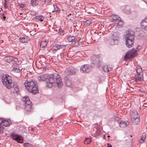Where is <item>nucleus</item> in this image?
Listing matches in <instances>:
<instances>
[{
  "mask_svg": "<svg viewBox=\"0 0 147 147\" xmlns=\"http://www.w3.org/2000/svg\"><path fill=\"white\" fill-rule=\"evenodd\" d=\"M38 78L40 81H44L47 79L46 85L50 88L52 87L53 84L55 82L59 88L61 87L63 85L61 78L57 73H54L51 75L45 74L39 76Z\"/></svg>",
  "mask_w": 147,
  "mask_h": 147,
  "instance_id": "nucleus-1",
  "label": "nucleus"
},
{
  "mask_svg": "<svg viewBox=\"0 0 147 147\" xmlns=\"http://www.w3.org/2000/svg\"><path fill=\"white\" fill-rule=\"evenodd\" d=\"M1 81L7 89H12L13 88V93L18 94L19 89L18 84L16 82H12L11 76L7 74H4L2 77Z\"/></svg>",
  "mask_w": 147,
  "mask_h": 147,
  "instance_id": "nucleus-2",
  "label": "nucleus"
},
{
  "mask_svg": "<svg viewBox=\"0 0 147 147\" xmlns=\"http://www.w3.org/2000/svg\"><path fill=\"white\" fill-rule=\"evenodd\" d=\"M24 85L27 89L33 94H35L38 93V86L34 81H27L24 83Z\"/></svg>",
  "mask_w": 147,
  "mask_h": 147,
  "instance_id": "nucleus-3",
  "label": "nucleus"
},
{
  "mask_svg": "<svg viewBox=\"0 0 147 147\" xmlns=\"http://www.w3.org/2000/svg\"><path fill=\"white\" fill-rule=\"evenodd\" d=\"M126 45L128 48H131L134 43V36L128 32L125 36Z\"/></svg>",
  "mask_w": 147,
  "mask_h": 147,
  "instance_id": "nucleus-4",
  "label": "nucleus"
},
{
  "mask_svg": "<svg viewBox=\"0 0 147 147\" xmlns=\"http://www.w3.org/2000/svg\"><path fill=\"white\" fill-rule=\"evenodd\" d=\"M23 100L25 104V110L27 112L31 111L32 110V103L29 97L28 96L24 97L23 98Z\"/></svg>",
  "mask_w": 147,
  "mask_h": 147,
  "instance_id": "nucleus-5",
  "label": "nucleus"
},
{
  "mask_svg": "<svg viewBox=\"0 0 147 147\" xmlns=\"http://www.w3.org/2000/svg\"><path fill=\"white\" fill-rule=\"evenodd\" d=\"M137 50L136 49L133 48L131 50H129L127 52L124 57L126 59L133 58L137 56Z\"/></svg>",
  "mask_w": 147,
  "mask_h": 147,
  "instance_id": "nucleus-6",
  "label": "nucleus"
},
{
  "mask_svg": "<svg viewBox=\"0 0 147 147\" xmlns=\"http://www.w3.org/2000/svg\"><path fill=\"white\" fill-rule=\"evenodd\" d=\"M4 60L6 62L12 64H18V60L16 58H13L12 57L7 56L4 58Z\"/></svg>",
  "mask_w": 147,
  "mask_h": 147,
  "instance_id": "nucleus-7",
  "label": "nucleus"
},
{
  "mask_svg": "<svg viewBox=\"0 0 147 147\" xmlns=\"http://www.w3.org/2000/svg\"><path fill=\"white\" fill-rule=\"evenodd\" d=\"M10 137L13 140L16 141L19 143L23 142V138L20 135L12 134H11Z\"/></svg>",
  "mask_w": 147,
  "mask_h": 147,
  "instance_id": "nucleus-8",
  "label": "nucleus"
},
{
  "mask_svg": "<svg viewBox=\"0 0 147 147\" xmlns=\"http://www.w3.org/2000/svg\"><path fill=\"white\" fill-rule=\"evenodd\" d=\"M91 65H83L81 66L80 69L82 73H88L91 71Z\"/></svg>",
  "mask_w": 147,
  "mask_h": 147,
  "instance_id": "nucleus-9",
  "label": "nucleus"
},
{
  "mask_svg": "<svg viewBox=\"0 0 147 147\" xmlns=\"http://www.w3.org/2000/svg\"><path fill=\"white\" fill-rule=\"evenodd\" d=\"M113 19L118 26H121L123 24V22L121 20V18L116 15H115L113 16Z\"/></svg>",
  "mask_w": 147,
  "mask_h": 147,
  "instance_id": "nucleus-10",
  "label": "nucleus"
},
{
  "mask_svg": "<svg viewBox=\"0 0 147 147\" xmlns=\"http://www.w3.org/2000/svg\"><path fill=\"white\" fill-rule=\"evenodd\" d=\"M100 56L99 55H94L91 58L90 61L91 63L94 64L99 63L100 61Z\"/></svg>",
  "mask_w": 147,
  "mask_h": 147,
  "instance_id": "nucleus-11",
  "label": "nucleus"
},
{
  "mask_svg": "<svg viewBox=\"0 0 147 147\" xmlns=\"http://www.w3.org/2000/svg\"><path fill=\"white\" fill-rule=\"evenodd\" d=\"M99 66H98V67H100V69L101 70L103 71L104 72H107L109 71H111L112 70V68L111 67H109L107 65H104L102 66H100V65H98Z\"/></svg>",
  "mask_w": 147,
  "mask_h": 147,
  "instance_id": "nucleus-12",
  "label": "nucleus"
},
{
  "mask_svg": "<svg viewBox=\"0 0 147 147\" xmlns=\"http://www.w3.org/2000/svg\"><path fill=\"white\" fill-rule=\"evenodd\" d=\"M76 70L73 67L67 68L65 70V72L67 75H73L75 74Z\"/></svg>",
  "mask_w": 147,
  "mask_h": 147,
  "instance_id": "nucleus-13",
  "label": "nucleus"
},
{
  "mask_svg": "<svg viewBox=\"0 0 147 147\" xmlns=\"http://www.w3.org/2000/svg\"><path fill=\"white\" fill-rule=\"evenodd\" d=\"M118 123L119 126L123 128L126 127L129 124L130 122L128 121H124L121 120L120 121L118 122Z\"/></svg>",
  "mask_w": 147,
  "mask_h": 147,
  "instance_id": "nucleus-14",
  "label": "nucleus"
},
{
  "mask_svg": "<svg viewBox=\"0 0 147 147\" xmlns=\"http://www.w3.org/2000/svg\"><path fill=\"white\" fill-rule=\"evenodd\" d=\"M143 72H141L140 74H137L134 77L136 81H142L143 80Z\"/></svg>",
  "mask_w": 147,
  "mask_h": 147,
  "instance_id": "nucleus-15",
  "label": "nucleus"
},
{
  "mask_svg": "<svg viewBox=\"0 0 147 147\" xmlns=\"http://www.w3.org/2000/svg\"><path fill=\"white\" fill-rule=\"evenodd\" d=\"M119 35L118 33H114L110 37L111 39L114 41L115 40H118L119 38Z\"/></svg>",
  "mask_w": 147,
  "mask_h": 147,
  "instance_id": "nucleus-16",
  "label": "nucleus"
},
{
  "mask_svg": "<svg viewBox=\"0 0 147 147\" xmlns=\"http://www.w3.org/2000/svg\"><path fill=\"white\" fill-rule=\"evenodd\" d=\"M66 45L56 44L53 45V47L54 49L57 50L61 49H64L66 47Z\"/></svg>",
  "mask_w": 147,
  "mask_h": 147,
  "instance_id": "nucleus-17",
  "label": "nucleus"
},
{
  "mask_svg": "<svg viewBox=\"0 0 147 147\" xmlns=\"http://www.w3.org/2000/svg\"><path fill=\"white\" fill-rule=\"evenodd\" d=\"M3 124L4 126L7 127H9L10 125L12 124V122L10 120L5 119Z\"/></svg>",
  "mask_w": 147,
  "mask_h": 147,
  "instance_id": "nucleus-18",
  "label": "nucleus"
},
{
  "mask_svg": "<svg viewBox=\"0 0 147 147\" xmlns=\"http://www.w3.org/2000/svg\"><path fill=\"white\" fill-rule=\"evenodd\" d=\"M67 39L69 42H75V37L73 36H67Z\"/></svg>",
  "mask_w": 147,
  "mask_h": 147,
  "instance_id": "nucleus-19",
  "label": "nucleus"
},
{
  "mask_svg": "<svg viewBox=\"0 0 147 147\" xmlns=\"http://www.w3.org/2000/svg\"><path fill=\"white\" fill-rule=\"evenodd\" d=\"M138 118L133 117L134 120L133 122L134 125H137L139 124L140 122V119Z\"/></svg>",
  "mask_w": 147,
  "mask_h": 147,
  "instance_id": "nucleus-20",
  "label": "nucleus"
},
{
  "mask_svg": "<svg viewBox=\"0 0 147 147\" xmlns=\"http://www.w3.org/2000/svg\"><path fill=\"white\" fill-rule=\"evenodd\" d=\"M20 42L22 43H26L28 41V40L25 37H20L19 38Z\"/></svg>",
  "mask_w": 147,
  "mask_h": 147,
  "instance_id": "nucleus-21",
  "label": "nucleus"
},
{
  "mask_svg": "<svg viewBox=\"0 0 147 147\" xmlns=\"http://www.w3.org/2000/svg\"><path fill=\"white\" fill-rule=\"evenodd\" d=\"M132 116L133 117H139V116L138 112L136 110H134L132 111Z\"/></svg>",
  "mask_w": 147,
  "mask_h": 147,
  "instance_id": "nucleus-22",
  "label": "nucleus"
},
{
  "mask_svg": "<svg viewBox=\"0 0 147 147\" xmlns=\"http://www.w3.org/2000/svg\"><path fill=\"white\" fill-rule=\"evenodd\" d=\"M48 42L46 40L42 41L40 44V46L42 48H43L47 45Z\"/></svg>",
  "mask_w": 147,
  "mask_h": 147,
  "instance_id": "nucleus-23",
  "label": "nucleus"
},
{
  "mask_svg": "<svg viewBox=\"0 0 147 147\" xmlns=\"http://www.w3.org/2000/svg\"><path fill=\"white\" fill-rule=\"evenodd\" d=\"M35 18L36 20L42 21L44 19V17L42 16H36Z\"/></svg>",
  "mask_w": 147,
  "mask_h": 147,
  "instance_id": "nucleus-24",
  "label": "nucleus"
},
{
  "mask_svg": "<svg viewBox=\"0 0 147 147\" xmlns=\"http://www.w3.org/2000/svg\"><path fill=\"white\" fill-rule=\"evenodd\" d=\"M136 71L137 74H139L143 72L140 66L138 65L137 67V69H136Z\"/></svg>",
  "mask_w": 147,
  "mask_h": 147,
  "instance_id": "nucleus-25",
  "label": "nucleus"
},
{
  "mask_svg": "<svg viewBox=\"0 0 147 147\" xmlns=\"http://www.w3.org/2000/svg\"><path fill=\"white\" fill-rule=\"evenodd\" d=\"M59 34L60 35H63L64 34L65 32L64 30L61 28H59Z\"/></svg>",
  "mask_w": 147,
  "mask_h": 147,
  "instance_id": "nucleus-26",
  "label": "nucleus"
},
{
  "mask_svg": "<svg viewBox=\"0 0 147 147\" xmlns=\"http://www.w3.org/2000/svg\"><path fill=\"white\" fill-rule=\"evenodd\" d=\"M23 146L24 147H34L33 146L28 143H24Z\"/></svg>",
  "mask_w": 147,
  "mask_h": 147,
  "instance_id": "nucleus-27",
  "label": "nucleus"
},
{
  "mask_svg": "<svg viewBox=\"0 0 147 147\" xmlns=\"http://www.w3.org/2000/svg\"><path fill=\"white\" fill-rule=\"evenodd\" d=\"M13 71L16 73H18L20 71V69L19 68L17 67H14L13 68Z\"/></svg>",
  "mask_w": 147,
  "mask_h": 147,
  "instance_id": "nucleus-28",
  "label": "nucleus"
},
{
  "mask_svg": "<svg viewBox=\"0 0 147 147\" xmlns=\"http://www.w3.org/2000/svg\"><path fill=\"white\" fill-rule=\"evenodd\" d=\"M35 66H36L38 69H40L43 68L42 65H32V66L34 67Z\"/></svg>",
  "mask_w": 147,
  "mask_h": 147,
  "instance_id": "nucleus-29",
  "label": "nucleus"
},
{
  "mask_svg": "<svg viewBox=\"0 0 147 147\" xmlns=\"http://www.w3.org/2000/svg\"><path fill=\"white\" fill-rule=\"evenodd\" d=\"M146 134H142L140 139H141L142 140H143V141H144V140L146 139Z\"/></svg>",
  "mask_w": 147,
  "mask_h": 147,
  "instance_id": "nucleus-30",
  "label": "nucleus"
},
{
  "mask_svg": "<svg viewBox=\"0 0 147 147\" xmlns=\"http://www.w3.org/2000/svg\"><path fill=\"white\" fill-rule=\"evenodd\" d=\"M95 134H96L95 135H99L100 133V131L98 129H97V128H95ZM94 133V132H93Z\"/></svg>",
  "mask_w": 147,
  "mask_h": 147,
  "instance_id": "nucleus-31",
  "label": "nucleus"
},
{
  "mask_svg": "<svg viewBox=\"0 0 147 147\" xmlns=\"http://www.w3.org/2000/svg\"><path fill=\"white\" fill-rule=\"evenodd\" d=\"M53 7L54 9V10L52 11V12H54V11H58V8L56 5H53Z\"/></svg>",
  "mask_w": 147,
  "mask_h": 147,
  "instance_id": "nucleus-32",
  "label": "nucleus"
},
{
  "mask_svg": "<svg viewBox=\"0 0 147 147\" xmlns=\"http://www.w3.org/2000/svg\"><path fill=\"white\" fill-rule=\"evenodd\" d=\"M5 119L0 118V125L1 126L2 124L3 123Z\"/></svg>",
  "mask_w": 147,
  "mask_h": 147,
  "instance_id": "nucleus-33",
  "label": "nucleus"
},
{
  "mask_svg": "<svg viewBox=\"0 0 147 147\" xmlns=\"http://www.w3.org/2000/svg\"><path fill=\"white\" fill-rule=\"evenodd\" d=\"M3 127L0 125V134L3 132Z\"/></svg>",
  "mask_w": 147,
  "mask_h": 147,
  "instance_id": "nucleus-34",
  "label": "nucleus"
},
{
  "mask_svg": "<svg viewBox=\"0 0 147 147\" xmlns=\"http://www.w3.org/2000/svg\"><path fill=\"white\" fill-rule=\"evenodd\" d=\"M49 66H48L47 65L46 66H45V67H43V71H45V70L47 69L48 68Z\"/></svg>",
  "mask_w": 147,
  "mask_h": 147,
  "instance_id": "nucleus-35",
  "label": "nucleus"
},
{
  "mask_svg": "<svg viewBox=\"0 0 147 147\" xmlns=\"http://www.w3.org/2000/svg\"><path fill=\"white\" fill-rule=\"evenodd\" d=\"M51 0H45V3H49L51 2Z\"/></svg>",
  "mask_w": 147,
  "mask_h": 147,
  "instance_id": "nucleus-36",
  "label": "nucleus"
},
{
  "mask_svg": "<svg viewBox=\"0 0 147 147\" xmlns=\"http://www.w3.org/2000/svg\"><path fill=\"white\" fill-rule=\"evenodd\" d=\"M144 142V141L142 140L141 139H140L139 141V143L140 144H142Z\"/></svg>",
  "mask_w": 147,
  "mask_h": 147,
  "instance_id": "nucleus-37",
  "label": "nucleus"
},
{
  "mask_svg": "<svg viewBox=\"0 0 147 147\" xmlns=\"http://www.w3.org/2000/svg\"><path fill=\"white\" fill-rule=\"evenodd\" d=\"M141 47L140 45H138L137 46V47H136V49H137L138 50L140 49H141Z\"/></svg>",
  "mask_w": 147,
  "mask_h": 147,
  "instance_id": "nucleus-38",
  "label": "nucleus"
},
{
  "mask_svg": "<svg viewBox=\"0 0 147 147\" xmlns=\"http://www.w3.org/2000/svg\"><path fill=\"white\" fill-rule=\"evenodd\" d=\"M20 7L21 8H23L24 7V5L23 4H20L19 5Z\"/></svg>",
  "mask_w": 147,
  "mask_h": 147,
  "instance_id": "nucleus-39",
  "label": "nucleus"
},
{
  "mask_svg": "<svg viewBox=\"0 0 147 147\" xmlns=\"http://www.w3.org/2000/svg\"><path fill=\"white\" fill-rule=\"evenodd\" d=\"M107 147H112V145L111 144H110L109 143L107 144Z\"/></svg>",
  "mask_w": 147,
  "mask_h": 147,
  "instance_id": "nucleus-40",
  "label": "nucleus"
},
{
  "mask_svg": "<svg viewBox=\"0 0 147 147\" xmlns=\"http://www.w3.org/2000/svg\"><path fill=\"white\" fill-rule=\"evenodd\" d=\"M65 83H66V85L67 86H69V85H70V84H68V83L67 82V81H65Z\"/></svg>",
  "mask_w": 147,
  "mask_h": 147,
  "instance_id": "nucleus-41",
  "label": "nucleus"
},
{
  "mask_svg": "<svg viewBox=\"0 0 147 147\" xmlns=\"http://www.w3.org/2000/svg\"><path fill=\"white\" fill-rule=\"evenodd\" d=\"M91 141V140H89V139H88V142H87V144H90Z\"/></svg>",
  "mask_w": 147,
  "mask_h": 147,
  "instance_id": "nucleus-42",
  "label": "nucleus"
},
{
  "mask_svg": "<svg viewBox=\"0 0 147 147\" xmlns=\"http://www.w3.org/2000/svg\"><path fill=\"white\" fill-rule=\"evenodd\" d=\"M31 130L33 131H34V129H35V128H31Z\"/></svg>",
  "mask_w": 147,
  "mask_h": 147,
  "instance_id": "nucleus-43",
  "label": "nucleus"
},
{
  "mask_svg": "<svg viewBox=\"0 0 147 147\" xmlns=\"http://www.w3.org/2000/svg\"><path fill=\"white\" fill-rule=\"evenodd\" d=\"M142 1L145 2L147 4V0H142Z\"/></svg>",
  "mask_w": 147,
  "mask_h": 147,
  "instance_id": "nucleus-44",
  "label": "nucleus"
},
{
  "mask_svg": "<svg viewBox=\"0 0 147 147\" xmlns=\"http://www.w3.org/2000/svg\"><path fill=\"white\" fill-rule=\"evenodd\" d=\"M146 103H144L143 105L145 107H147V106H146Z\"/></svg>",
  "mask_w": 147,
  "mask_h": 147,
  "instance_id": "nucleus-45",
  "label": "nucleus"
},
{
  "mask_svg": "<svg viewBox=\"0 0 147 147\" xmlns=\"http://www.w3.org/2000/svg\"><path fill=\"white\" fill-rule=\"evenodd\" d=\"M5 16H3V19L4 20H5Z\"/></svg>",
  "mask_w": 147,
  "mask_h": 147,
  "instance_id": "nucleus-46",
  "label": "nucleus"
},
{
  "mask_svg": "<svg viewBox=\"0 0 147 147\" xmlns=\"http://www.w3.org/2000/svg\"><path fill=\"white\" fill-rule=\"evenodd\" d=\"M7 4L6 3H5V5H4V6L5 7H7Z\"/></svg>",
  "mask_w": 147,
  "mask_h": 147,
  "instance_id": "nucleus-47",
  "label": "nucleus"
},
{
  "mask_svg": "<svg viewBox=\"0 0 147 147\" xmlns=\"http://www.w3.org/2000/svg\"><path fill=\"white\" fill-rule=\"evenodd\" d=\"M53 119V118L52 117H51L49 120H50V121H51V120H52Z\"/></svg>",
  "mask_w": 147,
  "mask_h": 147,
  "instance_id": "nucleus-48",
  "label": "nucleus"
},
{
  "mask_svg": "<svg viewBox=\"0 0 147 147\" xmlns=\"http://www.w3.org/2000/svg\"><path fill=\"white\" fill-rule=\"evenodd\" d=\"M1 9H2L0 7V11H1Z\"/></svg>",
  "mask_w": 147,
  "mask_h": 147,
  "instance_id": "nucleus-49",
  "label": "nucleus"
},
{
  "mask_svg": "<svg viewBox=\"0 0 147 147\" xmlns=\"http://www.w3.org/2000/svg\"><path fill=\"white\" fill-rule=\"evenodd\" d=\"M71 15V13H70V14H69L68 15V16H69V15Z\"/></svg>",
  "mask_w": 147,
  "mask_h": 147,
  "instance_id": "nucleus-50",
  "label": "nucleus"
},
{
  "mask_svg": "<svg viewBox=\"0 0 147 147\" xmlns=\"http://www.w3.org/2000/svg\"><path fill=\"white\" fill-rule=\"evenodd\" d=\"M110 137V136H108V137Z\"/></svg>",
  "mask_w": 147,
  "mask_h": 147,
  "instance_id": "nucleus-51",
  "label": "nucleus"
},
{
  "mask_svg": "<svg viewBox=\"0 0 147 147\" xmlns=\"http://www.w3.org/2000/svg\"><path fill=\"white\" fill-rule=\"evenodd\" d=\"M29 129H30V127H29Z\"/></svg>",
  "mask_w": 147,
  "mask_h": 147,
  "instance_id": "nucleus-52",
  "label": "nucleus"
}]
</instances>
